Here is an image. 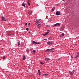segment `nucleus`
I'll use <instances>...</instances> for the list:
<instances>
[{
    "label": "nucleus",
    "instance_id": "1",
    "mask_svg": "<svg viewBox=\"0 0 79 79\" xmlns=\"http://www.w3.org/2000/svg\"><path fill=\"white\" fill-rule=\"evenodd\" d=\"M15 34V32L13 31H7V36H11Z\"/></svg>",
    "mask_w": 79,
    "mask_h": 79
},
{
    "label": "nucleus",
    "instance_id": "2",
    "mask_svg": "<svg viewBox=\"0 0 79 79\" xmlns=\"http://www.w3.org/2000/svg\"><path fill=\"white\" fill-rule=\"evenodd\" d=\"M56 15L57 16H59L61 15V12L57 11L56 12Z\"/></svg>",
    "mask_w": 79,
    "mask_h": 79
},
{
    "label": "nucleus",
    "instance_id": "3",
    "mask_svg": "<svg viewBox=\"0 0 79 79\" xmlns=\"http://www.w3.org/2000/svg\"><path fill=\"white\" fill-rule=\"evenodd\" d=\"M47 44L48 45H52L53 43L52 41H48L47 42Z\"/></svg>",
    "mask_w": 79,
    "mask_h": 79
},
{
    "label": "nucleus",
    "instance_id": "4",
    "mask_svg": "<svg viewBox=\"0 0 79 79\" xmlns=\"http://www.w3.org/2000/svg\"><path fill=\"white\" fill-rule=\"evenodd\" d=\"M60 25H61V24H60V23H57L54 24L53 26V27L56 26H60Z\"/></svg>",
    "mask_w": 79,
    "mask_h": 79
},
{
    "label": "nucleus",
    "instance_id": "5",
    "mask_svg": "<svg viewBox=\"0 0 79 79\" xmlns=\"http://www.w3.org/2000/svg\"><path fill=\"white\" fill-rule=\"evenodd\" d=\"M2 21H6V19L4 17H2Z\"/></svg>",
    "mask_w": 79,
    "mask_h": 79
},
{
    "label": "nucleus",
    "instance_id": "6",
    "mask_svg": "<svg viewBox=\"0 0 79 79\" xmlns=\"http://www.w3.org/2000/svg\"><path fill=\"white\" fill-rule=\"evenodd\" d=\"M77 56H76V58H78V57H79V52H77Z\"/></svg>",
    "mask_w": 79,
    "mask_h": 79
},
{
    "label": "nucleus",
    "instance_id": "7",
    "mask_svg": "<svg viewBox=\"0 0 79 79\" xmlns=\"http://www.w3.org/2000/svg\"><path fill=\"white\" fill-rule=\"evenodd\" d=\"M38 27L39 28V29H40V27H41V23L40 24L38 23L37 25Z\"/></svg>",
    "mask_w": 79,
    "mask_h": 79
},
{
    "label": "nucleus",
    "instance_id": "8",
    "mask_svg": "<svg viewBox=\"0 0 79 79\" xmlns=\"http://www.w3.org/2000/svg\"><path fill=\"white\" fill-rule=\"evenodd\" d=\"M64 36V33H63L60 35V37H63Z\"/></svg>",
    "mask_w": 79,
    "mask_h": 79
},
{
    "label": "nucleus",
    "instance_id": "9",
    "mask_svg": "<svg viewBox=\"0 0 79 79\" xmlns=\"http://www.w3.org/2000/svg\"><path fill=\"white\" fill-rule=\"evenodd\" d=\"M50 60V59H48V58H47L45 59V61H49Z\"/></svg>",
    "mask_w": 79,
    "mask_h": 79
},
{
    "label": "nucleus",
    "instance_id": "10",
    "mask_svg": "<svg viewBox=\"0 0 79 79\" xmlns=\"http://www.w3.org/2000/svg\"><path fill=\"white\" fill-rule=\"evenodd\" d=\"M40 21H41V19H38L36 20L35 22H36V23H39Z\"/></svg>",
    "mask_w": 79,
    "mask_h": 79
},
{
    "label": "nucleus",
    "instance_id": "11",
    "mask_svg": "<svg viewBox=\"0 0 79 79\" xmlns=\"http://www.w3.org/2000/svg\"><path fill=\"white\" fill-rule=\"evenodd\" d=\"M46 52H50V49H48L46 50Z\"/></svg>",
    "mask_w": 79,
    "mask_h": 79
},
{
    "label": "nucleus",
    "instance_id": "12",
    "mask_svg": "<svg viewBox=\"0 0 79 79\" xmlns=\"http://www.w3.org/2000/svg\"><path fill=\"white\" fill-rule=\"evenodd\" d=\"M38 75H39V76H40V75L41 74V73H40V70H38Z\"/></svg>",
    "mask_w": 79,
    "mask_h": 79
},
{
    "label": "nucleus",
    "instance_id": "13",
    "mask_svg": "<svg viewBox=\"0 0 79 79\" xmlns=\"http://www.w3.org/2000/svg\"><path fill=\"white\" fill-rule=\"evenodd\" d=\"M71 58H76V57H75L74 56V55H71Z\"/></svg>",
    "mask_w": 79,
    "mask_h": 79
},
{
    "label": "nucleus",
    "instance_id": "14",
    "mask_svg": "<svg viewBox=\"0 0 79 79\" xmlns=\"http://www.w3.org/2000/svg\"><path fill=\"white\" fill-rule=\"evenodd\" d=\"M33 44L34 45H37V42L35 41H33Z\"/></svg>",
    "mask_w": 79,
    "mask_h": 79
},
{
    "label": "nucleus",
    "instance_id": "15",
    "mask_svg": "<svg viewBox=\"0 0 79 79\" xmlns=\"http://www.w3.org/2000/svg\"><path fill=\"white\" fill-rule=\"evenodd\" d=\"M18 46L20 45V41H18Z\"/></svg>",
    "mask_w": 79,
    "mask_h": 79
},
{
    "label": "nucleus",
    "instance_id": "16",
    "mask_svg": "<svg viewBox=\"0 0 79 79\" xmlns=\"http://www.w3.org/2000/svg\"><path fill=\"white\" fill-rule=\"evenodd\" d=\"M50 30H48V31H47L46 33L47 34V35L48 34H49V33L50 32Z\"/></svg>",
    "mask_w": 79,
    "mask_h": 79
},
{
    "label": "nucleus",
    "instance_id": "17",
    "mask_svg": "<svg viewBox=\"0 0 79 79\" xmlns=\"http://www.w3.org/2000/svg\"><path fill=\"white\" fill-rule=\"evenodd\" d=\"M44 76H48V74H43Z\"/></svg>",
    "mask_w": 79,
    "mask_h": 79
},
{
    "label": "nucleus",
    "instance_id": "18",
    "mask_svg": "<svg viewBox=\"0 0 79 79\" xmlns=\"http://www.w3.org/2000/svg\"><path fill=\"white\" fill-rule=\"evenodd\" d=\"M32 11H30L29 12L28 14L30 15H31V14H32Z\"/></svg>",
    "mask_w": 79,
    "mask_h": 79
},
{
    "label": "nucleus",
    "instance_id": "19",
    "mask_svg": "<svg viewBox=\"0 0 79 79\" xmlns=\"http://www.w3.org/2000/svg\"><path fill=\"white\" fill-rule=\"evenodd\" d=\"M22 6H24V7H25V4H24V3L23 2L22 3Z\"/></svg>",
    "mask_w": 79,
    "mask_h": 79
},
{
    "label": "nucleus",
    "instance_id": "20",
    "mask_svg": "<svg viewBox=\"0 0 79 79\" xmlns=\"http://www.w3.org/2000/svg\"><path fill=\"white\" fill-rule=\"evenodd\" d=\"M69 73L71 75H73V72L71 71H69Z\"/></svg>",
    "mask_w": 79,
    "mask_h": 79
},
{
    "label": "nucleus",
    "instance_id": "21",
    "mask_svg": "<svg viewBox=\"0 0 79 79\" xmlns=\"http://www.w3.org/2000/svg\"><path fill=\"white\" fill-rule=\"evenodd\" d=\"M42 35H43L44 36H46V35H47V33H45V34H42Z\"/></svg>",
    "mask_w": 79,
    "mask_h": 79
},
{
    "label": "nucleus",
    "instance_id": "22",
    "mask_svg": "<svg viewBox=\"0 0 79 79\" xmlns=\"http://www.w3.org/2000/svg\"><path fill=\"white\" fill-rule=\"evenodd\" d=\"M23 58L24 60H26V57L25 56H23Z\"/></svg>",
    "mask_w": 79,
    "mask_h": 79
},
{
    "label": "nucleus",
    "instance_id": "23",
    "mask_svg": "<svg viewBox=\"0 0 79 79\" xmlns=\"http://www.w3.org/2000/svg\"><path fill=\"white\" fill-rule=\"evenodd\" d=\"M52 51L54 50V48H52L51 49H50V52H51V51H52Z\"/></svg>",
    "mask_w": 79,
    "mask_h": 79
},
{
    "label": "nucleus",
    "instance_id": "24",
    "mask_svg": "<svg viewBox=\"0 0 79 79\" xmlns=\"http://www.w3.org/2000/svg\"><path fill=\"white\" fill-rule=\"evenodd\" d=\"M40 63L41 64H42V65H44V63L42 62H41Z\"/></svg>",
    "mask_w": 79,
    "mask_h": 79
},
{
    "label": "nucleus",
    "instance_id": "25",
    "mask_svg": "<svg viewBox=\"0 0 79 79\" xmlns=\"http://www.w3.org/2000/svg\"><path fill=\"white\" fill-rule=\"evenodd\" d=\"M35 52H36L35 50H33V53H35Z\"/></svg>",
    "mask_w": 79,
    "mask_h": 79
},
{
    "label": "nucleus",
    "instance_id": "26",
    "mask_svg": "<svg viewBox=\"0 0 79 79\" xmlns=\"http://www.w3.org/2000/svg\"><path fill=\"white\" fill-rule=\"evenodd\" d=\"M27 3L28 5H29V6H30V3H29V2H28V1H27Z\"/></svg>",
    "mask_w": 79,
    "mask_h": 79
},
{
    "label": "nucleus",
    "instance_id": "27",
    "mask_svg": "<svg viewBox=\"0 0 79 79\" xmlns=\"http://www.w3.org/2000/svg\"><path fill=\"white\" fill-rule=\"evenodd\" d=\"M5 58H6V57L5 56H4L2 58V59L3 60H5Z\"/></svg>",
    "mask_w": 79,
    "mask_h": 79
},
{
    "label": "nucleus",
    "instance_id": "28",
    "mask_svg": "<svg viewBox=\"0 0 79 79\" xmlns=\"http://www.w3.org/2000/svg\"><path fill=\"white\" fill-rule=\"evenodd\" d=\"M38 44H40V42L36 43V45H38Z\"/></svg>",
    "mask_w": 79,
    "mask_h": 79
},
{
    "label": "nucleus",
    "instance_id": "29",
    "mask_svg": "<svg viewBox=\"0 0 79 79\" xmlns=\"http://www.w3.org/2000/svg\"><path fill=\"white\" fill-rule=\"evenodd\" d=\"M27 53H29V49H27Z\"/></svg>",
    "mask_w": 79,
    "mask_h": 79
},
{
    "label": "nucleus",
    "instance_id": "30",
    "mask_svg": "<svg viewBox=\"0 0 79 79\" xmlns=\"http://www.w3.org/2000/svg\"><path fill=\"white\" fill-rule=\"evenodd\" d=\"M26 30L27 31H29V28H26Z\"/></svg>",
    "mask_w": 79,
    "mask_h": 79
},
{
    "label": "nucleus",
    "instance_id": "31",
    "mask_svg": "<svg viewBox=\"0 0 79 79\" xmlns=\"http://www.w3.org/2000/svg\"><path fill=\"white\" fill-rule=\"evenodd\" d=\"M74 71H75V70H73V71H72V73H73H73H74Z\"/></svg>",
    "mask_w": 79,
    "mask_h": 79
},
{
    "label": "nucleus",
    "instance_id": "32",
    "mask_svg": "<svg viewBox=\"0 0 79 79\" xmlns=\"http://www.w3.org/2000/svg\"><path fill=\"white\" fill-rule=\"evenodd\" d=\"M61 60V59L60 58H59V59H58V61H60Z\"/></svg>",
    "mask_w": 79,
    "mask_h": 79
},
{
    "label": "nucleus",
    "instance_id": "33",
    "mask_svg": "<svg viewBox=\"0 0 79 79\" xmlns=\"http://www.w3.org/2000/svg\"><path fill=\"white\" fill-rule=\"evenodd\" d=\"M54 10H55V9H53L52 10V11H54Z\"/></svg>",
    "mask_w": 79,
    "mask_h": 79
},
{
    "label": "nucleus",
    "instance_id": "34",
    "mask_svg": "<svg viewBox=\"0 0 79 79\" xmlns=\"http://www.w3.org/2000/svg\"><path fill=\"white\" fill-rule=\"evenodd\" d=\"M53 9H54V10H55V7H54L53 8Z\"/></svg>",
    "mask_w": 79,
    "mask_h": 79
},
{
    "label": "nucleus",
    "instance_id": "35",
    "mask_svg": "<svg viewBox=\"0 0 79 79\" xmlns=\"http://www.w3.org/2000/svg\"><path fill=\"white\" fill-rule=\"evenodd\" d=\"M39 24H41L42 23H41V22H40L39 23Z\"/></svg>",
    "mask_w": 79,
    "mask_h": 79
},
{
    "label": "nucleus",
    "instance_id": "36",
    "mask_svg": "<svg viewBox=\"0 0 79 79\" xmlns=\"http://www.w3.org/2000/svg\"><path fill=\"white\" fill-rule=\"evenodd\" d=\"M27 23H25V25H27Z\"/></svg>",
    "mask_w": 79,
    "mask_h": 79
},
{
    "label": "nucleus",
    "instance_id": "37",
    "mask_svg": "<svg viewBox=\"0 0 79 79\" xmlns=\"http://www.w3.org/2000/svg\"><path fill=\"white\" fill-rule=\"evenodd\" d=\"M28 25H29V26H30V23H29L28 24Z\"/></svg>",
    "mask_w": 79,
    "mask_h": 79
},
{
    "label": "nucleus",
    "instance_id": "38",
    "mask_svg": "<svg viewBox=\"0 0 79 79\" xmlns=\"http://www.w3.org/2000/svg\"><path fill=\"white\" fill-rule=\"evenodd\" d=\"M46 40V39H44L43 40Z\"/></svg>",
    "mask_w": 79,
    "mask_h": 79
},
{
    "label": "nucleus",
    "instance_id": "39",
    "mask_svg": "<svg viewBox=\"0 0 79 79\" xmlns=\"http://www.w3.org/2000/svg\"><path fill=\"white\" fill-rule=\"evenodd\" d=\"M30 26V25H28V26H28V27H29V26Z\"/></svg>",
    "mask_w": 79,
    "mask_h": 79
},
{
    "label": "nucleus",
    "instance_id": "40",
    "mask_svg": "<svg viewBox=\"0 0 79 79\" xmlns=\"http://www.w3.org/2000/svg\"><path fill=\"white\" fill-rule=\"evenodd\" d=\"M57 5L58 6V5H59V4H57Z\"/></svg>",
    "mask_w": 79,
    "mask_h": 79
},
{
    "label": "nucleus",
    "instance_id": "41",
    "mask_svg": "<svg viewBox=\"0 0 79 79\" xmlns=\"http://www.w3.org/2000/svg\"><path fill=\"white\" fill-rule=\"evenodd\" d=\"M27 2H29V0H28Z\"/></svg>",
    "mask_w": 79,
    "mask_h": 79
},
{
    "label": "nucleus",
    "instance_id": "42",
    "mask_svg": "<svg viewBox=\"0 0 79 79\" xmlns=\"http://www.w3.org/2000/svg\"><path fill=\"white\" fill-rule=\"evenodd\" d=\"M63 1L64 2H65L64 0Z\"/></svg>",
    "mask_w": 79,
    "mask_h": 79
},
{
    "label": "nucleus",
    "instance_id": "43",
    "mask_svg": "<svg viewBox=\"0 0 79 79\" xmlns=\"http://www.w3.org/2000/svg\"><path fill=\"white\" fill-rule=\"evenodd\" d=\"M29 33H31V32H29Z\"/></svg>",
    "mask_w": 79,
    "mask_h": 79
},
{
    "label": "nucleus",
    "instance_id": "44",
    "mask_svg": "<svg viewBox=\"0 0 79 79\" xmlns=\"http://www.w3.org/2000/svg\"><path fill=\"white\" fill-rule=\"evenodd\" d=\"M75 45H77V44H75Z\"/></svg>",
    "mask_w": 79,
    "mask_h": 79
},
{
    "label": "nucleus",
    "instance_id": "45",
    "mask_svg": "<svg viewBox=\"0 0 79 79\" xmlns=\"http://www.w3.org/2000/svg\"><path fill=\"white\" fill-rule=\"evenodd\" d=\"M22 47H23V46H22Z\"/></svg>",
    "mask_w": 79,
    "mask_h": 79
}]
</instances>
